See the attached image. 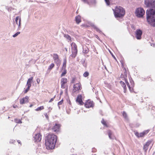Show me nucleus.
Masks as SVG:
<instances>
[{
	"label": "nucleus",
	"instance_id": "27",
	"mask_svg": "<svg viewBox=\"0 0 155 155\" xmlns=\"http://www.w3.org/2000/svg\"><path fill=\"white\" fill-rule=\"evenodd\" d=\"M120 83L122 85V86L124 87V91H125V87L126 86V85L125 84V83L123 82L122 81H120Z\"/></svg>",
	"mask_w": 155,
	"mask_h": 155
},
{
	"label": "nucleus",
	"instance_id": "24",
	"mask_svg": "<svg viewBox=\"0 0 155 155\" xmlns=\"http://www.w3.org/2000/svg\"><path fill=\"white\" fill-rule=\"evenodd\" d=\"M67 70L65 69H64V71L62 73V74L61 75V77L64 76L67 74Z\"/></svg>",
	"mask_w": 155,
	"mask_h": 155
},
{
	"label": "nucleus",
	"instance_id": "6",
	"mask_svg": "<svg viewBox=\"0 0 155 155\" xmlns=\"http://www.w3.org/2000/svg\"><path fill=\"white\" fill-rule=\"evenodd\" d=\"M145 12L143 9L141 8H138L136 10L135 14L138 18H141L144 15Z\"/></svg>",
	"mask_w": 155,
	"mask_h": 155
},
{
	"label": "nucleus",
	"instance_id": "28",
	"mask_svg": "<svg viewBox=\"0 0 155 155\" xmlns=\"http://www.w3.org/2000/svg\"><path fill=\"white\" fill-rule=\"evenodd\" d=\"M89 75V73L87 71L85 72L83 74V76L84 77H86Z\"/></svg>",
	"mask_w": 155,
	"mask_h": 155
},
{
	"label": "nucleus",
	"instance_id": "5",
	"mask_svg": "<svg viewBox=\"0 0 155 155\" xmlns=\"http://www.w3.org/2000/svg\"><path fill=\"white\" fill-rule=\"evenodd\" d=\"M71 45V46L72 54H71L70 56L73 58H75L77 55L78 52L77 46L76 44L74 42L72 43Z\"/></svg>",
	"mask_w": 155,
	"mask_h": 155
},
{
	"label": "nucleus",
	"instance_id": "45",
	"mask_svg": "<svg viewBox=\"0 0 155 155\" xmlns=\"http://www.w3.org/2000/svg\"><path fill=\"white\" fill-rule=\"evenodd\" d=\"M112 55L113 57H114V59H116V58H115V57L114 56V55H113L112 54Z\"/></svg>",
	"mask_w": 155,
	"mask_h": 155
},
{
	"label": "nucleus",
	"instance_id": "29",
	"mask_svg": "<svg viewBox=\"0 0 155 155\" xmlns=\"http://www.w3.org/2000/svg\"><path fill=\"white\" fill-rule=\"evenodd\" d=\"M85 49V50H83V52L84 53L87 54L88 52V49L87 48H86Z\"/></svg>",
	"mask_w": 155,
	"mask_h": 155
},
{
	"label": "nucleus",
	"instance_id": "52",
	"mask_svg": "<svg viewBox=\"0 0 155 155\" xmlns=\"http://www.w3.org/2000/svg\"><path fill=\"white\" fill-rule=\"evenodd\" d=\"M13 107H14V108H15V107L14 106H13Z\"/></svg>",
	"mask_w": 155,
	"mask_h": 155
},
{
	"label": "nucleus",
	"instance_id": "49",
	"mask_svg": "<svg viewBox=\"0 0 155 155\" xmlns=\"http://www.w3.org/2000/svg\"><path fill=\"white\" fill-rule=\"evenodd\" d=\"M62 94V92H61L60 93V94L61 95V94Z\"/></svg>",
	"mask_w": 155,
	"mask_h": 155
},
{
	"label": "nucleus",
	"instance_id": "19",
	"mask_svg": "<svg viewBox=\"0 0 155 155\" xmlns=\"http://www.w3.org/2000/svg\"><path fill=\"white\" fill-rule=\"evenodd\" d=\"M54 67V64L53 63H51L48 67L47 71L50 72L52 69Z\"/></svg>",
	"mask_w": 155,
	"mask_h": 155
},
{
	"label": "nucleus",
	"instance_id": "25",
	"mask_svg": "<svg viewBox=\"0 0 155 155\" xmlns=\"http://www.w3.org/2000/svg\"><path fill=\"white\" fill-rule=\"evenodd\" d=\"M15 122L18 124H20L22 123V122L21 120L20 119H18L17 118L15 119L14 120Z\"/></svg>",
	"mask_w": 155,
	"mask_h": 155
},
{
	"label": "nucleus",
	"instance_id": "21",
	"mask_svg": "<svg viewBox=\"0 0 155 155\" xmlns=\"http://www.w3.org/2000/svg\"><path fill=\"white\" fill-rule=\"evenodd\" d=\"M67 60L66 58H65L63 60V63L62 65V68L64 69H65L66 66Z\"/></svg>",
	"mask_w": 155,
	"mask_h": 155
},
{
	"label": "nucleus",
	"instance_id": "36",
	"mask_svg": "<svg viewBox=\"0 0 155 155\" xmlns=\"http://www.w3.org/2000/svg\"><path fill=\"white\" fill-rule=\"evenodd\" d=\"M45 117H46V118L47 119H49V117H48V114L47 113H45Z\"/></svg>",
	"mask_w": 155,
	"mask_h": 155
},
{
	"label": "nucleus",
	"instance_id": "8",
	"mask_svg": "<svg viewBox=\"0 0 155 155\" xmlns=\"http://www.w3.org/2000/svg\"><path fill=\"white\" fill-rule=\"evenodd\" d=\"M33 77H31L28 79L26 84V86H28V87L24 91L25 93H26L29 90L31 86V83L33 81Z\"/></svg>",
	"mask_w": 155,
	"mask_h": 155
},
{
	"label": "nucleus",
	"instance_id": "4",
	"mask_svg": "<svg viewBox=\"0 0 155 155\" xmlns=\"http://www.w3.org/2000/svg\"><path fill=\"white\" fill-rule=\"evenodd\" d=\"M82 89V85L80 81L74 84L73 87L72 93L73 95L78 93Z\"/></svg>",
	"mask_w": 155,
	"mask_h": 155
},
{
	"label": "nucleus",
	"instance_id": "23",
	"mask_svg": "<svg viewBox=\"0 0 155 155\" xmlns=\"http://www.w3.org/2000/svg\"><path fill=\"white\" fill-rule=\"evenodd\" d=\"M44 108L43 106H41L40 107H38L37 108L35 109L36 111H41V110L44 109Z\"/></svg>",
	"mask_w": 155,
	"mask_h": 155
},
{
	"label": "nucleus",
	"instance_id": "9",
	"mask_svg": "<svg viewBox=\"0 0 155 155\" xmlns=\"http://www.w3.org/2000/svg\"><path fill=\"white\" fill-rule=\"evenodd\" d=\"M130 82V85L129 83L127 81V86L129 90L131 92L134 91L133 87L134 86V81L132 80V78H129Z\"/></svg>",
	"mask_w": 155,
	"mask_h": 155
},
{
	"label": "nucleus",
	"instance_id": "39",
	"mask_svg": "<svg viewBox=\"0 0 155 155\" xmlns=\"http://www.w3.org/2000/svg\"><path fill=\"white\" fill-rule=\"evenodd\" d=\"M123 116L125 118L126 117V114L125 112H123Z\"/></svg>",
	"mask_w": 155,
	"mask_h": 155
},
{
	"label": "nucleus",
	"instance_id": "43",
	"mask_svg": "<svg viewBox=\"0 0 155 155\" xmlns=\"http://www.w3.org/2000/svg\"><path fill=\"white\" fill-rule=\"evenodd\" d=\"M68 38L70 40V39H71V37L69 36L68 35Z\"/></svg>",
	"mask_w": 155,
	"mask_h": 155
},
{
	"label": "nucleus",
	"instance_id": "33",
	"mask_svg": "<svg viewBox=\"0 0 155 155\" xmlns=\"http://www.w3.org/2000/svg\"><path fill=\"white\" fill-rule=\"evenodd\" d=\"M107 5H109L110 4V0H105Z\"/></svg>",
	"mask_w": 155,
	"mask_h": 155
},
{
	"label": "nucleus",
	"instance_id": "51",
	"mask_svg": "<svg viewBox=\"0 0 155 155\" xmlns=\"http://www.w3.org/2000/svg\"><path fill=\"white\" fill-rule=\"evenodd\" d=\"M14 141L15 142V140H14V141H13V142H12V143H13V142H14Z\"/></svg>",
	"mask_w": 155,
	"mask_h": 155
},
{
	"label": "nucleus",
	"instance_id": "2",
	"mask_svg": "<svg viewBox=\"0 0 155 155\" xmlns=\"http://www.w3.org/2000/svg\"><path fill=\"white\" fill-rule=\"evenodd\" d=\"M57 139L56 135L51 133L48 134L45 137V145L46 148L48 150L54 148Z\"/></svg>",
	"mask_w": 155,
	"mask_h": 155
},
{
	"label": "nucleus",
	"instance_id": "34",
	"mask_svg": "<svg viewBox=\"0 0 155 155\" xmlns=\"http://www.w3.org/2000/svg\"><path fill=\"white\" fill-rule=\"evenodd\" d=\"M149 130H145L143 132L144 133V134L145 135V134H147V133H148V132H149Z\"/></svg>",
	"mask_w": 155,
	"mask_h": 155
},
{
	"label": "nucleus",
	"instance_id": "48",
	"mask_svg": "<svg viewBox=\"0 0 155 155\" xmlns=\"http://www.w3.org/2000/svg\"><path fill=\"white\" fill-rule=\"evenodd\" d=\"M122 67L124 68V66H123V64H122Z\"/></svg>",
	"mask_w": 155,
	"mask_h": 155
},
{
	"label": "nucleus",
	"instance_id": "26",
	"mask_svg": "<svg viewBox=\"0 0 155 155\" xmlns=\"http://www.w3.org/2000/svg\"><path fill=\"white\" fill-rule=\"evenodd\" d=\"M107 133H108V135L109 137L111 139H113V138L112 137V133H111V131L108 130V131Z\"/></svg>",
	"mask_w": 155,
	"mask_h": 155
},
{
	"label": "nucleus",
	"instance_id": "30",
	"mask_svg": "<svg viewBox=\"0 0 155 155\" xmlns=\"http://www.w3.org/2000/svg\"><path fill=\"white\" fill-rule=\"evenodd\" d=\"M20 32H18L16 33L14 35H13V37H16L18 35L20 34Z\"/></svg>",
	"mask_w": 155,
	"mask_h": 155
},
{
	"label": "nucleus",
	"instance_id": "10",
	"mask_svg": "<svg viewBox=\"0 0 155 155\" xmlns=\"http://www.w3.org/2000/svg\"><path fill=\"white\" fill-rule=\"evenodd\" d=\"M84 106L87 108L93 107L94 106V103L90 99H88L85 102Z\"/></svg>",
	"mask_w": 155,
	"mask_h": 155
},
{
	"label": "nucleus",
	"instance_id": "31",
	"mask_svg": "<svg viewBox=\"0 0 155 155\" xmlns=\"http://www.w3.org/2000/svg\"><path fill=\"white\" fill-rule=\"evenodd\" d=\"M63 102V100L62 99L58 103V105H61Z\"/></svg>",
	"mask_w": 155,
	"mask_h": 155
},
{
	"label": "nucleus",
	"instance_id": "16",
	"mask_svg": "<svg viewBox=\"0 0 155 155\" xmlns=\"http://www.w3.org/2000/svg\"><path fill=\"white\" fill-rule=\"evenodd\" d=\"M29 97L28 96H26L20 100V103L21 104H23L28 102Z\"/></svg>",
	"mask_w": 155,
	"mask_h": 155
},
{
	"label": "nucleus",
	"instance_id": "40",
	"mask_svg": "<svg viewBox=\"0 0 155 155\" xmlns=\"http://www.w3.org/2000/svg\"><path fill=\"white\" fill-rule=\"evenodd\" d=\"M85 3H88V1L89 0H82Z\"/></svg>",
	"mask_w": 155,
	"mask_h": 155
},
{
	"label": "nucleus",
	"instance_id": "3",
	"mask_svg": "<svg viewBox=\"0 0 155 155\" xmlns=\"http://www.w3.org/2000/svg\"><path fill=\"white\" fill-rule=\"evenodd\" d=\"M115 18H122L125 15V11L124 9L120 6H116L113 9Z\"/></svg>",
	"mask_w": 155,
	"mask_h": 155
},
{
	"label": "nucleus",
	"instance_id": "35",
	"mask_svg": "<svg viewBox=\"0 0 155 155\" xmlns=\"http://www.w3.org/2000/svg\"><path fill=\"white\" fill-rule=\"evenodd\" d=\"M55 96H54L53 98H51L50 100L49 101V102H52L54 100V98H55Z\"/></svg>",
	"mask_w": 155,
	"mask_h": 155
},
{
	"label": "nucleus",
	"instance_id": "46",
	"mask_svg": "<svg viewBox=\"0 0 155 155\" xmlns=\"http://www.w3.org/2000/svg\"><path fill=\"white\" fill-rule=\"evenodd\" d=\"M123 76V75L122 74H121V75L120 77L122 78Z\"/></svg>",
	"mask_w": 155,
	"mask_h": 155
},
{
	"label": "nucleus",
	"instance_id": "50",
	"mask_svg": "<svg viewBox=\"0 0 155 155\" xmlns=\"http://www.w3.org/2000/svg\"><path fill=\"white\" fill-rule=\"evenodd\" d=\"M124 69L125 70V71H126V69H125V68H124Z\"/></svg>",
	"mask_w": 155,
	"mask_h": 155
},
{
	"label": "nucleus",
	"instance_id": "15",
	"mask_svg": "<svg viewBox=\"0 0 155 155\" xmlns=\"http://www.w3.org/2000/svg\"><path fill=\"white\" fill-rule=\"evenodd\" d=\"M152 142V141L151 140H148L146 143V144L144 145L143 147V150L145 152H147V150L149 146L151 143Z\"/></svg>",
	"mask_w": 155,
	"mask_h": 155
},
{
	"label": "nucleus",
	"instance_id": "11",
	"mask_svg": "<svg viewBox=\"0 0 155 155\" xmlns=\"http://www.w3.org/2000/svg\"><path fill=\"white\" fill-rule=\"evenodd\" d=\"M142 34V31L140 29H137L135 32V37L138 40H140L141 38V35Z\"/></svg>",
	"mask_w": 155,
	"mask_h": 155
},
{
	"label": "nucleus",
	"instance_id": "20",
	"mask_svg": "<svg viewBox=\"0 0 155 155\" xmlns=\"http://www.w3.org/2000/svg\"><path fill=\"white\" fill-rule=\"evenodd\" d=\"M53 59L55 62L58 61V56L57 54H53Z\"/></svg>",
	"mask_w": 155,
	"mask_h": 155
},
{
	"label": "nucleus",
	"instance_id": "18",
	"mask_svg": "<svg viewBox=\"0 0 155 155\" xmlns=\"http://www.w3.org/2000/svg\"><path fill=\"white\" fill-rule=\"evenodd\" d=\"M18 20H19L18 26H20L21 25V19L20 17L18 16L16 17L15 20V22L17 25H18Z\"/></svg>",
	"mask_w": 155,
	"mask_h": 155
},
{
	"label": "nucleus",
	"instance_id": "41",
	"mask_svg": "<svg viewBox=\"0 0 155 155\" xmlns=\"http://www.w3.org/2000/svg\"><path fill=\"white\" fill-rule=\"evenodd\" d=\"M17 142L19 144H20V145H21V141L20 140H18Z\"/></svg>",
	"mask_w": 155,
	"mask_h": 155
},
{
	"label": "nucleus",
	"instance_id": "14",
	"mask_svg": "<svg viewBox=\"0 0 155 155\" xmlns=\"http://www.w3.org/2000/svg\"><path fill=\"white\" fill-rule=\"evenodd\" d=\"M82 95L81 94H79L78 95L76 100L77 102L80 105H83L84 104V102H83L82 99Z\"/></svg>",
	"mask_w": 155,
	"mask_h": 155
},
{
	"label": "nucleus",
	"instance_id": "22",
	"mask_svg": "<svg viewBox=\"0 0 155 155\" xmlns=\"http://www.w3.org/2000/svg\"><path fill=\"white\" fill-rule=\"evenodd\" d=\"M135 135L138 137H143L145 135L143 132L140 133V134L138 133H136L135 134Z\"/></svg>",
	"mask_w": 155,
	"mask_h": 155
},
{
	"label": "nucleus",
	"instance_id": "32",
	"mask_svg": "<svg viewBox=\"0 0 155 155\" xmlns=\"http://www.w3.org/2000/svg\"><path fill=\"white\" fill-rule=\"evenodd\" d=\"M75 80L76 78H73L71 81V83H74L75 82Z\"/></svg>",
	"mask_w": 155,
	"mask_h": 155
},
{
	"label": "nucleus",
	"instance_id": "12",
	"mask_svg": "<svg viewBox=\"0 0 155 155\" xmlns=\"http://www.w3.org/2000/svg\"><path fill=\"white\" fill-rule=\"evenodd\" d=\"M41 134L38 133L35 135L34 136V140L35 142H39L41 141Z\"/></svg>",
	"mask_w": 155,
	"mask_h": 155
},
{
	"label": "nucleus",
	"instance_id": "38",
	"mask_svg": "<svg viewBox=\"0 0 155 155\" xmlns=\"http://www.w3.org/2000/svg\"><path fill=\"white\" fill-rule=\"evenodd\" d=\"M131 27L132 29H133L134 30L135 29V26L133 25H131Z\"/></svg>",
	"mask_w": 155,
	"mask_h": 155
},
{
	"label": "nucleus",
	"instance_id": "1",
	"mask_svg": "<svg viewBox=\"0 0 155 155\" xmlns=\"http://www.w3.org/2000/svg\"><path fill=\"white\" fill-rule=\"evenodd\" d=\"M146 6L150 8L146 11L147 19L149 24L153 27H155V0H145Z\"/></svg>",
	"mask_w": 155,
	"mask_h": 155
},
{
	"label": "nucleus",
	"instance_id": "47",
	"mask_svg": "<svg viewBox=\"0 0 155 155\" xmlns=\"http://www.w3.org/2000/svg\"><path fill=\"white\" fill-rule=\"evenodd\" d=\"M124 81H125V82H126V79L125 78L124 79Z\"/></svg>",
	"mask_w": 155,
	"mask_h": 155
},
{
	"label": "nucleus",
	"instance_id": "44",
	"mask_svg": "<svg viewBox=\"0 0 155 155\" xmlns=\"http://www.w3.org/2000/svg\"><path fill=\"white\" fill-rule=\"evenodd\" d=\"M33 106V105L32 104H31L30 105V106H29V107H32Z\"/></svg>",
	"mask_w": 155,
	"mask_h": 155
},
{
	"label": "nucleus",
	"instance_id": "13",
	"mask_svg": "<svg viewBox=\"0 0 155 155\" xmlns=\"http://www.w3.org/2000/svg\"><path fill=\"white\" fill-rule=\"evenodd\" d=\"M61 126V125L60 124L56 123L52 128V129L54 132H58L59 131Z\"/></svg>",
	"mask_w": 155,
	"mask_h": 155
},
{
	"label": "nucleus",
	"instance_id": "37",
	"mask_svg": "<svg viewBox=\"0 0 155 155\" xmlns=\"http://www.w3.org/2000/svg\"><path fill=\"white\" fill-rule=\"evenodd\" d=\"M40 79L39 78H37L36 80L38 84H39L40 82Z\"/></svg>",
	"mask_w": 155,
	"mask_h": 155
},
{
	"label": "nucleus",
	"instance_id": "17",
	"mask_svg": "<svg viewBox=\"0 0 155 155\" xmlns=\"http://www.w3.org/2000/svg\"><path fill=\"white\" fill-rule=\"evenodd\" d=\"M75 20L76 23L78 24H79L81 21V17L79 15H77L75 17Z\"/></svg>",
	"mask_w": 155,
	"mask_h": 155
},
{
	"label": "nucleus",
	"instance_id": "42",
	"mask_svg": "<svg viewBox=\"0 0 155 155\" xmlns=\"http://www.w3.org/2000/svg\"><path fill=\"white\" fill-rule=\"evenodd\" d=\"M102 124L104 125H105L106 124V123L105 121H103L102 122Z\"/></svg>",
	"mask_w": 155,
	"mask_h": 155
},
{
	"label": "nucleus",
	"instance_id": "7",
	"mask_svg": "<svg viewBox=\"0 0 155 155\" xmlns=\"http://www.w3.org/2000/svg\"><path fill=\"white\" fill-rule=\"evenodd\" d=\"M68 81L67 79L65 78H62L61 80V87L63 89L66 88V92L68 91V85L67 83Z\"/></svg>",
	"mask_w": 155,
	"mask_h": 155
}]
</instances>
